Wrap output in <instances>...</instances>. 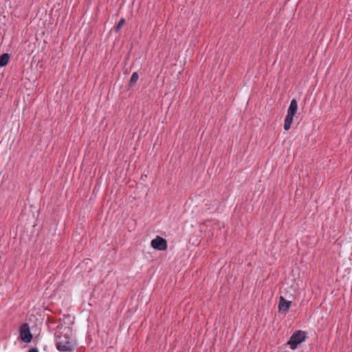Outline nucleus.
Masks as SVG:
<instances>
[{
  "label": "nucleus",
  "instance_id": "1",
  "mask_svg": "<svg viewBox=\"0 0 352 352\" xmlns=\"http://www.w3.org/2000/svg\"><path fill=\"white\" fill-rule=\"evenodd\" d=\"M56 346L59 351H72L76 342L73 336L72 330L69 327L59 324L55 333Z\"/></svg>",
  "mask_w": 352,
  "mask_h": 352
},
{
  "label": "nucleus",
  "instance_id": "2",
  "mask_svg": "<svg viewBox=\"0 0 352 352\" xmlns=\"http://www.w3.org/2000/svg\"><path fill=\"white\" fill-rule=\"evenodd\" d=\"M305 338L306 336L304 331H297L292 334L287 344L294 350L297 347L298 344L305 341Z\"/></svg>",
  "mask_w": 352,
  "mask_h": 352
},
{
  "label": "nucleus",
  "instance_id": "3",
  "mask_svg": "<svg viewBox=\"0 0 352 352\" xmlns=\"http://www.w3.org/2000/svg\"><path fill=\"white\" fill-rule=\"evenodd\" d=\"M20 338L25 342H30L32 339V335L30 333L28 324L24 323L20 328Z\"/></svg>",
  "mask_w": 352,
  "mask_h": 352
},
{
  "label": "nucleus",
  "instance_id": "4",
  "mask_svg": "<svg viewBox=\"0 0 352 352\" xmlns=\"http://www.w3.org/2000/svg\"><path fill=\"white\" fill-rule=\"evenodd\" d=\"M151 244L153 248L158 250H165L167 248L166 241L160 236L153 239Z\"/></svg>",
  "mask_w": 352,
  "mask_h": 352
},
{
  "label": "nucleus",
  "instance_id": "5",
  "mask_svg": "<svg viewBox=\"0 0 352 352\" xmlns=\"http://www.w3.org/2000/svg\"><path fill=\"white\" fill-rule=\"evenodd\" d=\"M292 305V301L287 300L284 297L280 296L278 302V310L280 313L286 314Z\"/></svg>",
  "mask_w": 352,
  "mask_h": 352
},
{
  "label": "nucleus",
  "instance_id": "6",
  "mask_svg": "<svg viewBox=\"0 0 352 352\" xmlns=\"http://www.w3.org/2000/svg\"><path fill=\"white\" fill-rule=\"evenodd\" d=\"M298 109V102L296 99H292L289 107L287 110V117L294 118V115L296 113Z\"/></svg>",
  "mask_w": 352,
  "mask_h": 352
},
{
  "label": "nucleus",
  "instance_id": "7",
  "mask_svg": "<svg viewBox=\"0 0 352 352\" xmlns=\"http://www.w3.org/2000/svg\"><path fill=\"white\" fill-rule=\"evenodd\" d=\"M10 60V55L8 54H3L0 56V67L6 66Z\"/></svg>",
  "mask_w": 352,
  "mask_h": 352
},
{
  "label": "nucleus",
  "instance_id": "8",
  "mask_svg": "<svg viewBox=\"0 0 352 352\" xmlns=\"http://www.w3.org/2000/svg\"><path fill=\"white\" fill-rule=\"evenodd\" d=\"M293 122V118L286 116L284 123V129L287 131L291 128V125Z\"/></svg>",
  "mask_w": 352,
  "mask_h": 352
},
{
  "label": "nucleus",
  "instance_id": "9",
  "mask_svg": "<svg viewBox=\"0 0 352 352\" xmlns=\"http://www.w3.org/2000/svg\"><path fill=\"white\" fill-rule=\"evenodd\" d=\"M139 78V75L137 72H133L130 78V84H135Z\"/></svg>",
  "mask_w": 352,
  "mask_h": 352
},
{
  "label": "nucleus",
  "instance_id": "10",
  "mask_svg": "<svg viewBox=\"0 0 352 352\" xmlns=\"http://www.w3.org/2000/svg\"><path fill=\"white\" fill-rule=\"evenodd\" d=\"M124 23H125V19H124V18H122V19L119 21V22H118V25H117V26H116V31H117V32H118V31L120 30L121 27H122Z\"/></svg>",
  "mask_w": 352,
  "mask_h": 352
},
{
  "label": "nucleus",
  "instance_id": "11",
  "mask_svg": "<svg viewBox=\"0 0 352 352\" xmlns=\"http://www.w3.org/2000/svg\"><path fill=\"white\" fill-rule=\"evenodd\" d=\"M28 352H38V349L36 348H32L28 351Z\"/></svg>",
  "mask_w": 352,
  "mask_h": 352
}]
</instances>
